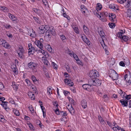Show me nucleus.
<instances>
[{
    "label": "nucleus",
    "mask_w": 131,
    "mask_h": 131,
    "mask_svg": "<svg viewBox=\"0 0 131 131\" xmlns=\"http://www.w3.org/2000/svg\"><path fill=\"white\" fill-rule=\"evenodd\" d=\"M41 52L47 58H48L49 56V55L48 54V53L44 51L42 49H41Z\"/></svg>",
    "instance_id": "nucleus-27"
},
{
    "label": "nucleus",
    "mask_w": 131,
    "mask_h": 131,
    "mask_svg": "<svg viewBox=\"0 0 131 131\" xmlns=\"http://www.w3.org/2000/svg\"><path fill=\"white\" fill-rule=\"evenodd\" d=\"M12 85L13 88H15L16 89H17L18 88V86L17 85H16V83L15 82H12Z\"/></svg>",
    "instance_id": "nucleus-52"
},
{
    "label": "nucleus",
    "mask_w": 131,
    "mask_h": 131,
    "mask_svg": "<svg viewBox=\"0 0 131 131\" xmlns=\"http://www.w3.org/2000/svg\"><path fill=\"white\" fill-rule=\"evenodd\" d=\"M28 52L31 53H33V52H34L35 51V49L34 47L31 48L30 49H28Z\"/></svg>",
    "instance_id": "nucleus-44"
},
{
    "label": "nucleus",
    "mask_w": 131,
    "mask_h": 131,
    "mask_svg": "<svg viewBox=\"0 0 131 131\" xmlns=\"http://www.w3.org/2000/svg\"><path fill=\"white\" fill-rule=\"evenodd\" d=\"M55 112L57 114L60 115V112L59 111V109H58V108H57V109H56V110L55 111Z\"/></svg>",
    "instance_id": "nucleus-62"
},
{
    "label": "nucleus",
    "mask_w": 131,
    "mask_h": 131,
    "mask_svg": "<svg viewBox=\"0 0 131 131\" xmlns=\"http://www.w3.org/2000/svg\"><path fill=\"white\" fill-rule=\"evenodd\" d=\"M2 46L6 48H8L9 47L10 45L5 41Z\"/></svg>",
    "instance_id": "nucleus-31"
},
{
    "label": "nucleus",
    "mask_w": 131,
    "mask_h": 131,
    "mask_svg": "<svg viewBox=\"0 0 131 131\" xmlns=\"http://www.w3.org/2000/svg\"><path fill=\"white\" fill-rule=\"evenodd\" d=\"M4 88L3 84L1 83H0V90H2Z\"/></svg>",
    "instance_id": "nucleus-56"
},
{
    "label": "nucleus",
    "mask_w": 131,
    "mask_h": 131,
    "mask_svg": "<svg viewBox=\"0 0 131 131\" xmlns=\"http://www.w3.org/2000/svg\"><path fill=\"white\" fill-rule=\"evenodd\" d=\"M63 16L64 17H65L67 18L68 20H69L70 19V17L69 16L65 14V13L64 12V11L63 10Z\"/></svg>",
    "instance_id": "nucleus-43"
},
{
    "label": "nucleus",
    "mask_w": 131,
    "mask_h": 131,
    "mask_svg": "<svg viewBox=\"0 0 131 131\" xmlns=\"http://www.w3.org/2000/svg\"><path fill=\"white\" fill-rule=\"evenodd\" d=\"M43 4L45 5L46 6L48 4L47 2V0H42Z\"/></svg>",
    "instance_id": "nucleus-58"
},
{
    "label": "nucleus",
    "mask_w": 131,
    "mask_h": 131,
    "mask_svg": "<svg viewBox=\"0 0 131 131\" xmlns=\"http://www.w3.org/2000/svg\"><path fill=\"white\" fill-rule=\"evenodd\" d=\"M33 11L36 13H38L39 12L40 10H38L36 8H34L33 9Z\"/></svg>",
    "instance_id": "nucleus-60"
},
{
    "label": "nucleus",
    "mask_w": 131,
    "mask_h": 131,
    "mask_svg": "<svg viewBox=\"0 0 131 131\" xmlns=\"http://www.w3.org/2000/svg\"><path fill=\"white\" fill-rule=\"evenodd\" d=\"M102 8L101 4L100 3H98L97 4L96 7V9L97 12H99V10H100Z\"/></svg>",
    "instance_id": "nucleus-21"
},
{
    "label": "nucleus",
    "mask_w": 131,
    "mask_h": 131,
    "mask_svg": "<svg viewBox=\"0 0 131 131\" xmlns=\"http://www.w3.org/2000/svg\"><path fill=\"white\" fill-rule=\"evenodd\" d=\"M67 84L70 86H72L73 85V83L71 80H69V82L67 83Z\"/></svg>",
    "instance_id": "nucleus-48"
},
{
    "label": "nucleus",
    "mask_w": 131,
    "mask_h": 131,
    "mask_svg": "<svg viewBox=\"0 0 131 131\" xmlns=\"http://www.w3.org/2000/svg\"><path fill=\"white\" fill-rule=\"evenodd\" d=\"M49 27L48 25H41L39 27V32L40 34H44L48 30Z\"/></svg>",
    "instance_id": "nucleus-4"
},
{
    "label": "nucleus",
    "mask_w": 131,
    "mask_h": 131,
    "mask_svg": "<svg viewBox=\"0 0 131 131\" xmlns=\"http://www.w3.org/2000/svg\"><path fill=\"white\" fill-rule=\"evenodd\" d=\"M30 88L31 89L33 90L34 92L35 93H36L37 91V89L35 86L33 85L30 87Z\"/></svg>",
    "instance_id": "nucleus-41"
},
{
    "label": "nucleus",
    "mask_w": 131,
    "mask_h": 131,
    "mask_svg": "<svg viewBox=\"0 0 131 131\" xmlns=\"http://www.w3.org/2000/svg\"><path fill=\"white\" fill-rule=\"evenodd\" d=\"M45 47L49 52H51L52 51V48L50 45H47Z\"/></svg>",
    "instance_id": "nucleus-35"
},
{
    "label": "nucleus",
    "mask_w": 131,
    "mask_h": 131,
    "mask_svg": "<svg viewBox=\"0 0 131 131\" xmlns=\"http://www.w3.org/2000/svg\"><path fill=\"white\" fill-rule=\"evenodd\" d=\"M72 26L75 32L77 34H79V30L77 26L76 25H73Z\"/></svg>",
    "instance_id": "nucleus-25"
},
{
    "label": "nucleus",
    "mask_w": 131,
    "mask_h": 131,
    "mask_svg": "<svg viewBox=\"0 0 131 131\" xmlns=\"http://www.w3.org/2000/svg\"><path fill=\"white\" fill-rule=\"evenodd\" d=\"M60 115L62 116H67V115L65 111H61L60 112Z\"/></svg>",
    "instance_id": "nucleus-38"
},
{
    "label": "nucleus",
    "mask_w": 131,
    "mask_h": 131,
    "mask_svg": "<svg viewBox=\"0 0 131 131\" xmlns=\"http://www.w3.org/2000/svg\"><path fill=\"white\" fill-rule=\"evenodd\" d=\"M0 9L4 12H8L9 11L8 9L6 7L0 6Z\"/></svg>",
    "instance_id": "nucleus-24"
},
{
    "label": "nucleus",
    "mask_w": 131,
    "mask_h": 131,
    "mask_svg": "<svg viewBox=\"0 0 131 131\" xmlns=\"http://www.w3.org/2000/svg\"><path fill=\"white\" fill-rule=\"evenodd\" d=\"M74 58L76 60H78L79 59L78 58L77 55L74 54L73 55V56Z\"/></svg>",
    "instance_id": "nucleus-63"
},
{
    "label": "nucleus",
    "mask_w": 131,
    "mask_h": 131,
    "mask_svg": "<svg viewBox=\"0 0 131 131\" xmlns=\"http://www.w3.org/2000/svg\"><path fill=\"white\" fill-rule=\"evenodd\" d=\"M36 44L38 47L40 49H41L43 47V45L42 44L39 42V41H36L35 42Z\"/></svg>",
    "instance_id": "nucleus-15"
},
{
    "label": "nucleus",
    "mask_w": 131,
    "mask_h": 131,
    "mask_svg": "<svg viewBox=\"0 0 131 131\" xmlns=\"http://www.w3.org/2000/svg\"><path fill=\"white\" fill-rule=\"evenodd\" d=\"M122 39L125 41H126L128 40L129 38L128 37L125 35L123 36Z\"/></svg>",
    "instance_id": "nucleus-45"
},
{
    "label": "nucleus",
    "mask_w": 131,
    "mask_h": 131,
    "mask_svg": "<svg viewBox=\"0 0 131 131\" xmlns=\"http://www.w3.org/2000/svg\"><path fill=\"white\" fill-rule=\"evenodd\" d=\"M17 52L20 58L22 59L24 58V50L22 47L20 46L19 47L17 50Z\"/></svg>",
    "instance_id": "nucleus-6"
},
{
    "label": "nucleus",
    "mask_w": 131,
    "mask_h": 131,
    "mask_svg": "<svg viewBox=\"0 0 131 131\" xmlns=\"http://www.w3.org/2000/svg\"><path fill=\"white\" fill-rule=\"evenodd\" d=\"M81 11L82 13H85L86 11L87 10V8L83 5H81Z\"/></svg>",
    "instance_id": "nucleus-26"
},
{
    "label": "nucleus",
    "mask_w": 131,
    "mask_h": 131,
    "mask_svg": "<svg viewBox=\"0 0 131 131\" xmlns=\"http://www.w3.org/2000/svg\"><path fill=\"white\" fill-rule=\"evenodd\" d=\"M109 75L110 77L113 80H117L118 78V74L113 70H110L109 71Z\"/></svg>",
    "instance_id": "nucleus-3"
},
{
    "label": "nucleus",
    "mask_w": 131,
    "mask_h": 131,
    "mask_svg": "<svg viewBox=\"0 0 131 131\" xmlns=\"http://www.w3.org/2000/svg\"><path fill=\"white\" fill-rule=\"evenodd\" d=\"M28 95L29 97L31 100H34L35 99V96L34 94L31 92H29L28 93Z\"/></svg>",
    "instance_id": "nucleus-18"
},
{
    "label": "nucleus",
    "mask_w": 131,
    "mask_h": 131,
    "mask_svg": "<svg viewBox=\"0 0 131 131\" xmlns=\"http://www.w3.org/2000/svg\"><path fill=\"white\" fill-rule=\"evenodd\" d=\"M28 31V34L29 35L33 37H35L36 34L35 32L33 31V29H29Z\"/></svg>",
    "instance_id": "nucleus-8"
},
{
    "label": "nucleus",
    "mask_w": 131,
    "mask_h": 131,
    "mask_svg": "<svg viewBox=\"0 0 131 131\" xmlns=\"http://www.w3.org/2000/svg\"><path fill=\"white\" fill-rule=\"evenodd\" d=\"M103 44H102L103 43H102V42H101V45L102 46V47H103V48L105 50V53L107 54H108V51L107 50V46H106L105 44L104 43V41L103 40Z\"/></svg>",
    "instance_id": "nucleus-11"
},
{
    "label": "nucleus",
    "mask_w": 131,
    "mask_h": 131,
    "mask_svg": "<svg viewBox=\"0 0 131 131\" xmlns=\"http://www.w3.org/2000/svg\"><path fill=\"white\" fill-rule=\"evenodd\" d=\"M31 78L34 83H35L36 81H38L36 79V78L34 75H32L31 76Z\"/></svg>",
    "instance_id": "nucleus-37"
},
{
    "label": "nucleus",
    "mask_w": 131,
    "mask_h": 131,
    "mask_svg": "<svg viewBox=\"0 0 131 131\" xmlns=\"http://www.w3.org/2000/svg\"><path fill=\"white\" fill-rule=\"evenodd\" d=\"M63 93L65 95H68L70 94V93L67 91H64Z\"/></svg>",
    "instance_id": "nucleus-61"
},
{
    "label": "nucleus",
    "mask_w": 131,
    "mask_h": 131,
    "mask_svg": "<svg viewBox=\"0 0 131 131\" xmlns=\"http://www.w3.org/2000/svg\"><path fill=\"white\" fill-rule=\"evenodd\" d=\"M88 83L90 85L99 86L101 84V81L97 78L90 79L88 81Z\"/></svg>",
    "instance_id": "nucleus-1"
},
{
    "label": "nucleus",
    "mask_w": 131,
    "mask_h": 131,
    "mask_svg": "<svg viewBox=\"0 0 131 131\" xmlns=\"http://www.w3.org/2000/svg\"><path fill=\"white\" fill-rule=\"evenodd\" d=\"M52 65L53 67V68L56 69H57V65L56 64H55L54 62H52Z\"/></svg>",
    "instance_id": "nucleus-55"
},
{
    "label": "nucleus",
    "mask_w": 131,
    "mask_h": 131,
    "mask_svg": "<svg viewBox=\"0 0 131 131\" xmlns=\"http://www.w3.org/2000/svg\"><path fill=\"white\" fill-rule=\"evenodd\" d=\"M99 34L101 36H103L105 35L104 32L103 31L99 32Z\"/></svg>",
    "instance_id": "nucleus-49"
},
{
    "label": "nucleus",
    "mask_w": 131,
    "mask_h": 131,
    "mask_svg": "<svg viewBox=\"0 0 131 131\" xmlns=\"http://www.w3.org/2000/svg\"><path fill=\"white\" fill-rule=\"evenodd\" d=\"M81 38L88 45H89L90 44V42L89 39L87 38V37L85 35H83L81 36Z\"/></svg>",
    "instance_id": "nucleus-9"
},
{
    "label": "nucleus",
    "mask_w": 131,
    "mask_h": 131,
    "mask_svg": "<svg viewBox=\"0 0 131 131\" xmlns=\"http://www.w3.org/2000/svg\"><path fill=\"white\" fill-rule=\"evenodd\" d=\"M102 97L106 101H107L109 100L108 97L106 95H104Z\"/></svg>",
    "instance_id": "nucleus-51"
},
{
    "label": "nucleus",
    "mask_w": 131,
    "mask_h": 131,
    "mask_svg": "<svg viewBox=\"0 0 131 131\" xmlns=\"http://www.w3.org/2000/svg\"><path fill=\"white\" fill-rule=\"evenodd\" d=\"M53 90V89L51 86L48 87L47 88V93L50 96L51 94H52V91Z\"/></svg>",
    "instance_id": "nucleus-13"
},
{
    "label": "nucleus",
    "mask_w": 131,
    "mask_h": 131,
    "mask_svg": "<svg viewBox=\"0 0 131 131\" xmlns=\"http://www.w3.org/2000/svg\"><path fill=\"white\" fill-rule=\"evenodd\" d=\"M125 7L126 8H131V1L128 0H127V2L124 4Z\"/></svg>",
    "instance_id": "nucleus-14"
},
{
    "label": "nucleus",
    "mask_w": 131,
    "mask_h": 131,
    "mask_svg": "<svg viewBox=\"0 0 131 131\" xmlns=\"http://www.w3.org/2000/svg\"><path fill=\"white\" fill-rule=\"evenodd\" d=\"M109 7L111 9H117V6L115 5L114 4H111L109 6Z\"/></svg>",
    "instance_id": "nucleus-23"
},
{
    "label": "nucleus",
    "mask_w": 131,
    "mask_h": 131,
    "mask_svg": "<svg viewBox=\"0 0 131 131\" xmlns=\"http://www.w3.org/2000/svg\"><path fill=\"white\" fill-rule=\"evenodd\" d=\"M96 16H99V18L100 20H102L103 21H105V19H104V17L107 16V14L106 13H105L104 12L101 13L100 12H96Z\"/></svg>",
    "instance_id": "nucleus-7"
},
{
    "label": "nucleus",
    "mask_w": 131,
    "mask_h": 131,
    "mask_svg": "<svg viewBox=\"0 0 131 131\" xmlns=\"http://www.w3.org/2000/svg\"><path fill=\"white\" fill-rule=\"evenodd\" d=\"M119 93L121 94V95L122 96L123 98H124V97H125V92H123L122 90H120L119 92Z\"/></svg>",
    "instance_id": "nucleus-34"
},
{
    "label": "nucleus",
    "mask_w": 131,
    "mask_h": 131,
    "mask_svg": "<svg viewBox=\"0 0 131 131\" xmlns=\"http://www.w3.org/2000/svg\"><path fill=\"white\" fill-rule=\"evenodd\" d=\"M47 31L49 32L53 35H56V32L54 28L53 27H49V29Z\"/></svg>",
    "instance_id": "nucleus-10"
},
{
    "label": "nucleus",
    "mask_w": 131,
    "mask_h": 131,
    "mask_svg": "<svg viewBox=\"0 0 131 131\" xmlns=\"http://www.w3.org/2000/svg\"><path fill=\"white\" fill-rule=\"evenodd\" d=\"M71 107L70 108L68 109L70 113L71 114H73L74 113L75 111L72 105H71Z\"/></svg>",
    "instance_id": "nucleus-33"
},
{
    "label": "nucleus",
    "mask_w": 131,
    "mask_h": 131,
    "mask_svg": "<svg viewBox=\"0 0 131 131\" xmlns=\"http://www.w3.org/2000/svg\"><path fill=\"white\" fill-rule=\"evenodd\" d=\"M13 112L17 116H18L20 115L19 111L15 109H14L13 110Z\"/></svg>",
    "instance_id": "nucleus-29"
},
{
    "label": "nucleus",
    "mask_w": 131,
    "mask_h": 131,
    "mask_svg": "<svg viewBox=\"0 0 131 131\" xmlns=\"http://www.w3.org/2000/svg\"><path fill=\"white\" fill-rule=\"evenodd\" d=\"M83 29L84 32L86 34H88L89 32V30L88 28L85 25L83 26Z\"/></svg>",
    "instance_id": "nucleus-28"
},
{
    "label": "nucleus",
    "mask_w": 131,
    "mask_h": 131,
    "mask_svg": "<svg viewBox=\"0 0 131 131\" xmlns=\"http://www.w3.org/2000/svg\"><path fill=\"white\" fill-rule=\"evenodd\" d=\"M46 35L47 36L49 39L51 38V37L52 36V34L49 32H48L47 31L46 32Z\"/></svg>",
    "instance_id": "nucleus-39"
},
{
    "label": "nucleus",
    "mask_w": 131,
    "mask_h": 131,
    "mask_svg": "<svg viewBox=\"0 0 131 131\" xmlns=\"http://www.w3.org/2000/svg\"><path fill=\"white\" fill-rule=\"evenodd\" d=\"M123 32H118L117 34V36L120 38H122L123 37Z\"/></svg>",
    "instance_id": "nucleus-40"
},
{
    "label": "nucleus",
    "mask_w": 131,
    "mask_h": 131,
    "mask_svg": "<svg viewBox=\"0 0 131 131\" xmlns=\"http://www.w3.org/2000/svg\"><path fill=\"white\" fill-rule=\"evenodd\" d=\"M76 61H77V63L78 64L81 65H83V63L82 62L79 60V59L78 60H77Z\"/></svg>",
    "instance_id": "nucleus-54"
},
{
    "label": "nucleus",
    "mask_w": 131,
    "mask_h": 131,
    "mask_svg": "<svg viewBox=\"0 0 131 131\" xmlns=\"http://www.w3.org/2000/svg\"><path fill=\"white\" fill-rule=\"evenodd\" d=\"M8 16L9 18L13 21H16L17 19L16 17L10 13L8 14Z\"/></svg>",
    "instance_id": "nucleus-20"
},
{
    "label": "nucleus",
    "mask_w": 131,
    "mask_h": 131,
    "mask_svg": "<svg viewBox=\"0 0 131 131\" xmlns=\"http://www.w3.org/2000/svg\"><path fill=\"white\" fill-rule=\"evenodd\" d=\"M119 65L120 66H125V64L124 63L123 61H121L119 63Z\"/></svg>",
    "instance_id": "nucleus-64"
},
{
    "label": "nucleus",
    "mask_w": 131,
    "mask_h": 131,
    "mask_svg": "<svg viewBox=\"0 0 131 131\" xmlns=\"http://www.w3.org/2000/svg\"><path fill=\"white\" fill-rule=\"evenodd\" d=\"M7 35L10 38H12V36L11 34L9 33V32H7L6 33Z\"/></svg>",
    "instance_id": "nucleus-59"
},
{
    "label": "nucleus",
    "mask_w": 131,
    "mask_h": 131,
    "mask_svg": "<svg viewBox=\"0 0 131 131\" xmlns=\"http://www.w3.org/2000/svg\"><path fill=\"white\" fill-rule=\"evenodd\" d=\"M120 102L124 106H127L128 102L127 100H126V101H125L124 100H120Z\"/></svg>",
    "instance_id": "nucleus-19"
},
{
    "label": "nucleus",
    "mask_w": 131,
    "mask_h": 131,
    "mask_svg": "<svg viewBox=\"0 0 131 131\" xmlns=\"http://www.w3.org/2000/svg\"><path fill=\"white\" fill-rule=\"evenodd\" d=\"M98 118L101 124H104V122H105L104 120L102 118L101 116H98Z\"/></svg>",
    "instance_id": "nucleus-36"
},
{
    "label": "nucleus",
    "mask_w": 131,
    "mask_h": 131,
    "mask_svg": "<svg viewBox=\"0 0 131 131\" xmlns=\"http://www.w3.org/2000/svg\"><path fill=\"white\" fill-rule=\"evenodd\" d=\"M38 65V64L37 63L32 62L28 63L27 65L28 67L31 69L32 72H34L37 71V68Z\"/></svg>",
    "instance_id": "nucleus-2"
},
{
    "label": "nucleus",
    "mask_w": 131,
    "mask_h": 131,
    "mask_svg": "<svg viewBox=\"0 0 131 131\" xmlns=\"http://www.w3.org/2000/svg\"><path fill=\"white\" fill-rule=\"evenodd\" d=\"M108 25L110 28H113L115 26V24L113 23H110L108 24Z\"/></svg>",
    "instance_id": "nucleus-46"
},
{
    "label": "nucleus",
    "mask_w": 131,
    "mask_h": 131,
    "mask_svg": "<svg viewBox=\"0 0 131 131\" xmlns=\"http://www.w3.org/2000/svg\"><path fill=\"white\" fill-rule=\"evenodd\" d=\"M11 68L13 71L16 74V71L17 70V68L16 67V66L14 63H12L11 66Z\"/></svg>",
    "instance_id": "nucleus-16"
},
{
    "label": "nucleus",
    "mask_w": 131,
    "mask_h": 131,
    "mask_svg": "<svg viewBox=\"0 0 131 131\" xmlns=\"http://www.w3.org/2000/svg\"><path fill=\"white\" fill-rule=\"evenodd\" d=\"M46 58V57H44L43 56L42 57V60L45 64L47 66L48 65L49 62Z\"/></svg>",
    "instance_id": "nucleus-22"
},
{
    "label": "nucleus",
    "mask_w": 131,
    "mask_h": 131,
    "mask_svg": "<svg viewBox=\"0 0 131 131\" xmlns=\"http://www.w3.org/2000/svg\"><path fill=\"white\" fill-rule=\"evenodd\" d=\"M91 86V85H90L89 83L88 84H83L82 86V87L83 89L87 90H88Z\"/></svg>",
    "instance_id": "nucleus-17"
},
{
    "label": "nucleus",
    "mask_w": 131,
    "mask_h": 131,
    "mask_svg": "<svg viewBox=\"0 0 131 131\" xmlns=\"http://www.w3.org/2000/svg\"><path fill=\"white\" fill-rule=\"evenodd\" d=\"M60 38L62 40H64L66 39V37L63 35H61L60 36Z\"/></svg>",
    "instance_id": "nucleus-57"
},
{
    "label": "nucleus",
    "mask_w": 131,
    "mask_h": 131,
    "mask_svg": "<svg viewBox=\"0 0 131 131\" xmlns=\"http://www.w3.org/2000/svg\"><path fill=\"white\" fill-rule=\"evenodd\" d=\"M5 41L2 38H0V45H2Z\"/></svg>",
    "instance_id": "nucleus-50"
},
{
    "label": "nucleus",
    "mask_w": 131,
    "mask_h": 131,
    "mask_svg": "<svg viewBox=\"0 0 131 131\" xmlns=\"http://www.w3.org/2000/svg\"><path fill=\"white\" fill-rule=\"evenodd\" d=\"M89 76L92 79L95 78L99 76L98 72L95 70H92L90 71L89 73Z\"/></svg>",
    "instance_id": "nucleus-5"
},
{
    "label": "nucleus",
    "mask_w": 131,
    "mask_h": 131,
    "mask_svg": "<svg viewBox=\"0 0 131 131\" xmlns=\"http://www.w3.org/2000/svg\"><path fill=\"white\" fill-rule=\"evenodd\" d=\"M29 108L32 113L34 112V109L31 105H30L29 107Z\"/></svg>",
    "instance_id": "nucleus-47"
},
{
    "label": "nucleus",
    "mask_w": 131,
    "mask_h": 131,
    "mask_svg": "<svg viewBox=\"0 0 131 131\" xmlns=\"http://www.w3.org/2000/svg\"><path fill=\"white\" fill-rule=\"evenodd\" d=\"M81 105L84 108H86L87 107L86 101L83 100L81 102Z\"/></svg>",
    "instance_id": "nucleus-12"
},
{
    "label": "nucleus",
    "mask_w": 131,
    "mask_h": 131,
    "mask_svg": "<svg viewBox=\"0 0 131 131\" xmlns=\"http://www.w3.org/2000/svg\"><path fill=\"white\" fill-rule=\"evenodd\" d=\"M69 49H68L66 51V52L71 56H73V55L74 54V52H71L70 51H69Z\"/></svg>",
    "instance_id": "nucleus-32"
},
{
    "label": "nucleus",
    "mask_w": 131,
    "mask_h": 131,
    "mask_svg": "<svg viewBox=\"0 0 131 131\" xmlns=\"http://www.w3.org/2000/svg\"><path fill=\"white\" fill-rule=\"evenodd\" d=\"M127 16L129 17H131V10L130 9H128L127 10Z\"/></svg>",
    "instance_id": "nucleus-42"
},
{
    "label": "nucleus",
    "mask_w": 131,
    "mask_h": 131,
    "mask_svg": "<svg viewBox=\"0 0 131 131\" xmlns=\"http://www.w3.org/2000/svg\"><path fill=\"white\" fill-rule=\"evenodd\" d=\"M127 0H117L118 2L121 4H123L124 6V4L127 2Z\"/></svg>",
    "instance_id": "nucleus-30"
},
{
    "label": "nucleus",
    "mask_w": 131,
    "mask_h": 131,
    "mask_svg": "<svg viewBox=\"0 0 131 131\" xmlns=\"http://www.w3.org/2000/svg\"><path fill=\"white\" fill-rule=\"evenodd\" d=\"M125 97L126 100H129L131 98V95H126Z\"/></svg>",
    "instance_id": "nucleus-53"
}]
</instances>
